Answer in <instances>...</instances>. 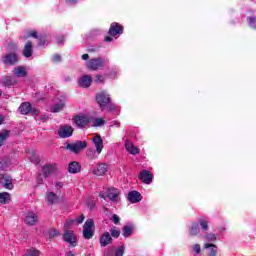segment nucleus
Listing matches in <instances>:
<instances>
[{
    "mask_svg": "<svg viewBox=\"0 0 256 256\" xmlns=\"http://www.w3.org/2000/svg\"><path fill=\"white\" fill-rule=\"evenodd\" d=\"M92 142L94 143V147L96 148H89L86 151V157L90 161H95V159L99 158V155H101L103 151V138H101V135L97 134L94 138H92Z\"/></svg>",
    "mask_w": 256,
    "mask_h": 256,
    "instance_id": "1",
    "label": "nucleus"
},
{
    "mask_svg": "<svg viewBox=\"0 0 256 256\" xmlns=\"http://www.w3.org/2000/svg\"><path fill=\"white\" fill-rule=\"evenodd\" d=\"M96 101L102 111L105 110V107H107L108 111H115V104L111 103V97L109 94L105 92L97 94Z\"/></svg>",
    "mask_w": 256,
    "mask_h": 256,
    "instance_id": "2",
    "label": "nucleus"
},
{
    "mask_svg": "<svg viewBox=\"0 0 256 256\" xmlns=\"http://www.w3.org/2000/svg\"><path fill=\"white\" fill-rule=\"evenodd\" d=\"M105 63H107V61L104 58H92L87 62L86 67L91 71H99L105 67Z\"/></svg>",
    "mask_w": 256,
    "mask_h": 256,
    "instance_id": "3",
    "label": "nucleus"
},
{
    "mask_svg": "<svg viewBox=\"0 0 256 256\" xmlns=\"http://www.w3.org/2000/svg\"><path fill=\"white\" fill-rule=\"evenodd\" d=\"M95 222L93 219H88L83 226V237L84 239H93V235H95Z\"/></svg>",
    "mask_w": 256,
    "mask_h": 256,
    "instance_id": "4",
    "label": "nucleus"
},
{
    "mask_svg": "<svg viewBox=\"0 0 256 256\" xmlns=\"http://www.w3.org/2000/svg\"><path fill=\"white\" fill-rule=\"evenodd\" d=\"M66 149L72 151V153H81L83 149H87V142L85 141H76L74 143H69L66 146Z\"/></svg>",
    "mask_w": 256,
    "mask_h": 256,
    "instance_id": "5",
    "label": "nucleus"
},
{
    "mask_svg": "<svg viewBox=\"0 0 256 256\" xmlns=\"http://www.w3.org/2000/svg\"><path fill=\"white\" fill-rule=\"evenodd\" d=\"M107 171H109V165H107V163H98L96 167L92 169V173L96 175V177H103V175H106Z\"/></svg>",
    "mask_w": 256,
    "mask_h": 256,
    "instance_id": "6",
    "label": "nucleus"
},
{
    "mask_svg": "<svg viewBox=\"0 0 256 256\" xmlns=\"http://www.w3.org/2000/svg\"><path fill=\"white\" fill-rule=\"evenodd\" d=\"M60 139H67L73 135V127L69 125H62L58 130Z\"/></svg>",
    "mask_w": 256,
    "mask_h": 256,
    "instance_id": "7",
    "label": "nucleus"
},
{
    "mask_svg": "<svg viewBox=\"0 0 256 256\" xmlns=\"http://www.w3.org/2000/svg\"><path fill=\"white\" fill-rule=\"evenodd\" d=\"M74 123L79 127L80 129H83L86 125H89V116L87 115H78L73 118Z\"/></svg>",
    "mask_w": 256,
    "mask_h": 256,
    "instance_id": "8",
    "label": "nucleus"
},
{
    "mask_svg": "<svg viewBox=\"0 0 256 256\" xmlns=\"http://www.w3.org/2000/svg\"><path fill=\"white\" fill-rule=\"evenodd\" d=\"M57 164H47L42 167V174L44 179H47L49 175H53V173H57Z\"/></svg>",
    "mask_w": 256,
    "mask_h": 256,
    "instance_id": "9",
    "label": "nucleus"
},
{
    "mask_svg": "<svg viewBox=\"0 0 256 256\" xmlns=\"http://www.w3.org/2000/svg\"><path fill=\"white\" fill-rule=\"evenodd\" d=\"M123 33V26L120 25L119 23L117 22H114L110 25V29H109V32L108 34L111 36V37H115L117 35H121Z\"/></svg>",
    "mask_w": 256,
    "mask_h": 256,
    "instance_id": "10",
    "label": "nucleus"
},
{
    "mask_svg": "<svg viewBox=\"0 0 256 256\" xmlns=\"http://www.w3.org/2000/svg\"><path fill=\"white\" fill-rule=\"evenodd\" d=\"M124 147L130 155H139L141 153V150L133 144V142L126 140L124 143Z\"/></svg>",
    "mask_w": 256,
    "mask_h": 256,
    "instance_id": "11",
    "label": "nucleus"
},
{
    "mask_svg": "<svg viewBox=\"0 0 256 256\" xmlns=\"http://www.w3.org/2000/svg\"><path fill=\"white\" fill-rule=\"evenodd\" d=\"M139 179L142 181V183L151 185V182L153 181V174L148 170H143L140 172Z\"/></svg>",
    "mask_w": 256,
    "mask_h": 256,
    "instance_id": "12",
    "label": "nucleus"
},
{
    "mask_svg": "<svg viewBox=\"0 0 256 256\" xmlns=\"http://www.w3.org/2000/svg\"><path fill=\"white\" fill-rule=\"evenodd\" d=\"M91 83H93V78L91 77V75H84L78 79L79 87H82L84 89L91 87Z\"/></svg>",
    "mask_w": 256,
    "mask_h": 256,
    "instance_id": "13",
    "label": "nucleus"
},
{
    "mask_svg": "<svg viewBox=\"0 0 256 256\" xmlns=\"http://www.w3.org/2000/svg\"><path fill=\"white\" fill-rule=\"evenodd\" d=\"M37 221H39V216L35 212H28L24 219V222L30 226L37 225Z\"/></svg>",
    "mask_w": 256,
    "mask_h": 256,
    "instance_id": "14",
    "label": "nucleus"
},
{
    "mask_svg": "<svg viewBox=\"0 0 256 256\" xmlns=\"http://www.w3.org/2000/svg\"><path fill=\"white\" fill-rule=\"evenodd\" d=\"M64 241H66V243H69L71 247H77V238H75V234H73V231H66L64 233Z\"/></svg>",
    "mask_w": 256,
    "mask_h": 256,
    "instance_id": "15",
    "label": "nucleus"
},
{
    "mask_svg": "<svg viewBox=\"0 0 256 256\" xmlns=\"http://www.w3.org/2000/svg\"><path fill=\"white\" fill-rule=\"evenodd\" d=\"M113 243V238L109 232H105L100 236V246L107 247V245H111Z\"/></svg>",
    "mask_w": 256,
    "mask_h": 256,
    "instance_id": "16",
    "label": "nucleus"
},
{
    "mask_svg": "<svg viewBox=\"0 0 256 256\" xmlns=\"http://www.w3.org/2000/svg\"><path fill=\"white\" fill-rule=\"evenodd\" d=\"M3 61L6 65H15L16 63H18L19 58L17 57V54L10 53L7 54L6 57H4Z\"/></svg>",
    "mask_w": 256,
    "mask_h": 256,
    "instance_id": "17",
    "label": "nucleus"
},
{
    "mask_svg": "<svg viewBox=\"0 0 256 256\" xmlns=\"http://www.w3.org/2000/svg\"><path fill=\"white\" fill-rule=\"evenodd\" d=\"M2 85H4V87H13V85H17V78H15V76H4Z\"/></svg>",
    "mask_w": 256,
    "mask_h": 256,
    "instance_id": "18",
    "label": "nucleus"
},
{
    "mask_svg": "<svg viewBox=\"0 0 256 256\" xmlns=\"http://www.w3.org/2000/svg\"><path fill=\"white\" fill-rule=\"evenodd\" d=\"M46 201L49 205H55L59 201V197L54 192L48 191L46 193Z\"/></svg>",
    "mask_w": 256,
    "mask_h": 256,
    "instance_id": "19",
    "label": "nucleus"
},
{
    "mask_svg": "<svg viewBox=\"0 0 256 256\" xmlns=\"http://www.w3.org/2000/svg\"><path fill=\"white\" fill-rule=\"evenodd\" d=\"M128 200L130 201V203H139V201H141V194L137 191L129 192Z\"/></svg>",
    "mask_w": 256,
    "mask_h": 256,
    "instance_id": "20",
    "label": "nucleus"
},
{
    "mask_svg": "<svg viewBox=\"0 0 256 256\" xmlns=\"http://www.w3.org/2000/svg\"><path fill=\"white\" fill-rule=\"evenodd\" d=\"M23 55L24 57H31L33 55V43H31V41H28L23 49Z\"/></svg>",
    "mask_w": 256,
    "mask_h": 256,
    "instance_id": "21",
    "label": "nucleus"
},
{
    "mask_svg": "<svg viewBox=\"0 0 256 256\" xmlns=\"http://www.w3.org/2000/svg\"><path fill=\"white\" fill-rule=\"evenodd\" d=\"M69 173H79L81 171V164L77 161L70 162L68 165Z\"/></svg>",
    "mask_w": 256,
    "mask_h": 256,
    "instance_id": "22",
    "label": "nucleus"
},
{
    "mask_svg": "<svg viewBox=\"0 0 256 256\" xmlns=\"http://www.w3.org/2000/svg\"><path fill=\"white\" fill-rule=\"evenodd\" d=\"M107 197L110 201H117L119 199V190L117 188H109Z\"/></svg>",
    "mask_w": 256,
    "mask_h": 256,
    "instance_id": "23",
    "label": "nucleus"
},
{
    "mask_svg": "<svg viewBox=\"0 0 256 256\" xmlns=\"http://www.w3.org/2000/svg\"><path fill=\"white\" fill-rule=\"evenodd\" d=\"M133 231H135V227L132 224L125 225L122 228V235L123 237H131V235H133Z\"/></svg>",
    "mask_w": 256,
    "mask_h": 256,
    "instance_id": "24",
    "label": "nucleus"
},
{
    "mask_svg": "<svg viewBox=\"0 0 256 256\" xmlns=\"http://www.w3.org/2000/svg\"><path fill=\"white\" fill-rule=\"evenodd\" d=\"M15 77H27V68L24 66H18L14 68Z\"/></svg>",
    "mask_w": 256,
    "mask_h": 256,
    "instance_id": "25",
    "label": "nucleus"
},
{
    "mask_svg": "<svg viewBox=\"0 0 256 256\" xmlns=\"http://www.w3.org/2000/svg\"><path fill=\"white\" fill-rule=\"evenodd\" d=\"M31 109V103L29 102H24L19 107V111L22 115H28V113H31Z\"/></svg>",
    "mask_w": 256,
    "mask_h": 256,
    "instance_id": "26",
    "label": "nucleus"
},
{
    "mask_svg": "<svg viewBox=\"0 0 256 256\" xmlns=\"http://www.w3.org/2000/svg\"><path fill=\"white\" fill-rule=\"evenodd\" d=\"M9 135H11V132L9 130L0 131V147H3V145H5V142L9 138Z\"/></svg>",
    "mask_w": 256,
    "mask_h": 256,
    "instance_id": "27",
    "label": "nucleus"
},
{
    "mask_svg": "<svg viewBox=\"0 0 256 256\" xmlns=\"http://www.w3.org/2000/svg\"><path fill=\"white\" fill-rule=\"evenodd\" d=\"M11 201V194L9 192L0 193V205H7Z\"/></svg>",
    "mask_w": 256,
    "mask_h": 256,
    "instance_id": "28",
    "label": "nucleus"
},
{
    "mask_svg": "<svg viewBox=\"0 0 256 256\" xmlns=\"http://www.w3.org/2000/svg\"><path fill=\"white\" fill-rule=\"evenodd\" d=\"M200 231H201V229L199 228V223L193 222L190 227V232H189L190 235L192 237H195V236L199 235Z\"/></svg>",
    "mask_w": 256,
    "mask_h": 256,
    "instance_id": "29",
    "label": "nucleus"
},
{
    "mask_svg": "<svg viewBox=\"0 0 256 256\" xmlns=\"http://www.w3.org/2000/svg\"><path fill=\"white\" fill-rule=\"evenodd\" d=\"M204 247H205V249L210 248L208 256H217V246L216 245H214V244H205Z\"/></svg>",
    "mask_w": 256,
    "mask_h": 256,
    "instance_id": "30",
    "label": "nucleus"
},
{
    "mask_svg": "<svg viewBox=\"0 0 256 256\" xmlns=\"http://www.w3.org/2000/svg\"><path fill=\"white\" fill-rule=\"evenodd\" d=\"M27 157L28 159H30L31 163H34L35 165L39 163V156H37V154L34 151L28 152Z\"/></svg>",
    "mask_w": 256,
    "mask_h": 256,
    "instance_id": "31",
    "label": "nucleus"
},
{
    "mask_svg": "<svg viewBox=\"0 0 256 256\" xmlns=\"http://www.w3.org/2000/svg\"><path fill=\"white\" fill-rule=\"evenodd\" d=\"M4 181H5L4 183L5 189H9V190L13 189V178H11V176H6L4 178Z\"/></svg>",
    "mask_w": 256,
    "mask_h": 256,
    "instance_id": "32",
    "label": "nucleus"
},
{
    "mask_svg": "<svg viewBox=\"0 0 256 256\" xmlns=\"http://www.w3.org/2000/svg\"><path fill=\"white\" fill-rule=\"evenodd\" d=\"M65 107L64 103H58V104H54L51 107V112L52 113H59V111H63V108Z\"/></svg>",
    "mask_w": 256,
    "mask_h": 256,
    "instance_id": "33",
    "label": "nucleus"
},
{
    "mask_svg": "<svg viewBox=\"0 0 256 256\" xmlns=\"http://www.w3.org/2000/svg\"><path fill=\"white\" fill-rule=\"evenodd\" d=\"M105 125V119L103 118H94L92 121V127H103Z\"/></svg>",
    "mask_w": 256,
    "mask_h": 256,
    "instance_id": "34",
    "label": "nucleus"
},
{
    "mask_svg": "<svg viewBox=\"0 0 256 256\" xmlns=\"http://www.w3.org/2000/svg\"><path fill=\"white\" fill-rule=\"evenodd\" d=\"M111 236L114 237V239H118L119 235H121V230L117 229V227H112L110 229Z\"/></svg>",
    "mask_w": 256,
    "mask_h": 256,
    "instance_id": "35",
    "label": "nucleus"
},
{
    "mask_svg": "<svg viewBox=\"0 0 256 256\" xmlns=\"http://www.w3.org/2000/svg\"><path fill=\"white\" fill-rule=\"evenodd\" d=\"M46 237L49 239H55V237H59V231L51 229L47 232Z\"/></svg>",
    "mask_w": 256,
    "mask_h": 256,
    "instance_id": "36",
    "label": "nucleus"
},
{
    "mask_svg": "<svg viewBox=\"0 0 256 256\" xmlns=\"http://www.w3.org/2000/svg\"><path fill=\"white\" fill-rule=\"evenodd\" d=\"M198 221H199L201 228L204 231H209V222H207V220L200 218Z\"/></svg>",
    "mask_w": 256,
    "mask_h": 256,
    "instance_id": "37",
    "label": "nucleus"
},
{
    "mask_svg": "<svg viewBox=\"0 0 256 256\" xmlns=\"http://www.w3.org/2000/svg\"><path fill=\"white\" fill-rule=\"evenodd\" d=\"M247 21H248L249 27H251L252 29H256V16L255 17H253V16L248 17Z\"/></svg>",
    "mask_w": 256,
    "mask_h": 256,
    "instance_id": "38",
    "label": "nucleus"
},
{
    "mask_svg": "<svg viewBox=\"0 0 256 256\" xmlns=\"http://www.w3.org/2000/svg\"><path fill=\"white\" fill-rule=\"evenodd\" d=\"M94 82H96L97 84L105 83V78L101 74H96Z\"/></svg>",
    "mask_w": 256,
    "mask_h": 256,
    "instance_id": "39",
    "label": "nucleus"
},
{
    "mask_svg": "<svg viewBox=\"0 0 256 256\" xmlns=\"http://www.w3.org/2000/svg\"><path fill=\"white\" fill-rule=\"evenodd\" d=\"M206 241H217V235L210 233L205 235Z\"/></svg>",
    "mask_w": 256,
    "mask_h": 256,
    "instance_id": "40",
    "label": "nucleus"
},
{
    "mask_svg": "<svg viewBox=\"0 0 256 256\" xmlns=\"http://www.w3.org/2000/svg\"><path fill=\"white\" fill-rule=\"evenodd\" d=\"M125 253V246H120L115 251V256H123Z\"/></svg>",
    "mask_w": 256,
    "mask_h": 256,
    "instance_id": "41",
    "label": "nucleus"
},
{
    "mask_svg": "<svg viewBox=\"0 0 256 256\" xmlns=\"http://www.w3.org/2000/svg\"><path fill=\"white\" fill-rule=\"evenodd\" d=\"M111 221L115 224L118 225L119 221H121V218L117 214H113L111 217Z\"/></svg>",
    "mask_w": 256,
    "mask_h": 256,
    "instance_id": "42",
    "label": "nucleus"
},
{
    "mask_svg": "<svg viewBox=\"0 0 256 256\" xmlns=\"http://www.w3.org/2000/svg\"><path fill=\"white\" fill-rule=\"evenodd\" d=\"M43 179H45L44 176H43V173L38 174L37 179H36L38 185H43Z\"/></svg>",
    "mask_w": 256,
    "mask_h": 256,
    "instance_id": "43",
    "label": "nucleus"
},
{
    "mask_svg": "<svg viewBox=\"0 0 256 256\" xmlns=\"http://www.w3.org/2000/svg\"><path fill=\"white\" fill-rule=\"evenodd\" d=\"M193 250L195 251L196 255H199V253H201V245L195 244L193 246Z\"/></svg>",
    "mask_w": 256,
    "mask_h": 256,
    "instance_id": "44",
    "label": "nucleus"
},
{
    "mask_svg": "<svg viewBox=\"0 0 256 256\" xmlns=\"http://www.w3.org/2000/svg\"><path fill=\"white\" fill-rule=\"evenodd\" d=\"M47 43V40L45 39V37H40L39 38V42L38 45L43 46Z\"/></svg>",
    "mask_w": 256,
    "mask_h": 256,
    "instance_id": "45",
    "label": "nucleus"
},
{
    "mask_svg": "<svg viewBox=\"0 0 256 256\" xmlns=\"http://www.w3.org/2000/svg\"><path fill=\"white\" fill-rule=\"evenodd\" d=\"M53 61H54V63H59V61H61V55L55 54L53 56Z\"/></svg>",
    "mask_w": 256,
    "mask_h": 256,
    "instance_id": "46",
    "label": "nucleus"
},
{
    "mask_svg": "<svg viewBox=\"0 0 256 256\" xmlns=\"http://www.w3.org/2000/svg\"><path fill=\"white\" fill-rule=\"evenodd\" d=\"M110 127H117V128H119V127H121V123H119V121L114 120V121H112Z\"/></svg>",
    "mask_w": 256,
    "mask_h": 256,
    "instance_id": "47",
    "label": "nucleus"
},
{
    "mask_svg": "<svg viewBox=\"0 0 256 256\" xmlns=\"http://www.w3.org/2000/svg\"><path fill=\"white\" fill-rule=\"evenodd\" d=\"M76 221H77V223H79V224L83 223V221H85V216H84L83 214L80 215L79 218H78Z\"/></svg>",
    "mask_w": 256,
    "mask_h": 256,
    "instance_id": "48",
    "label": "nucleus"
},
{
    "mask_svg": "<svg viewBox=\"0 0 256 256\" xmlns=\"http://www.w3.org/2000/svg\"><path fill=\"white\" fill-rule=\"evenodd\" d=\"M75 220H66L65 224H64V227H69L70 225H73Z\"/></svg>",
    "mask_w": 256,
    "mask_h": 256,
    "instance_id": "49",
    "label": "nucleus"
},
{
    "mask_svg": "<svg viewBox=\"0 0 256 256\" xmlns=\"http://www.w3.org/2000/svg\"><path fill=\"white\" fill-rule=\"evenodd\" d=\"M104 41H106V43H111V41H113V37L111 36H106Z\"/></svg>",
    "mask_w": 256,
    "mask_h": 256,
    "instance_id": "50",
    "label": "nucleus"
},
{
    "mask_svg": "<svg viewBox=\"0 0 256 256\" xmlns=\"http://www.w3.org/2000/svg\"><path fill=\"white\" fill-rule=\"evenodd\" d=\"M30 37H34V39H37V31L30 32Z\"/></svg>",
    "mask_w": 256,
    "mask_h": 256,
    "instance_id": "51",
    "label": "nucleus"
},
{
    "mask_svg": "<svg viewBox=\"0 0 256 256\" xmlns=\"http://www.w3.org/2000/svg\"><path fill=\"white\" fill-rule=\"evenodd\" d=\"M4 122H5V116L0 115V125H3Z\"/></svg>",
    "mask_w": 256,
    "mask_h": 256,
    "instance_id": "52",
    "label": "nucleus"
},
{
    "mask_svg": "<svg viewBox=\"0 0 256 256\" xmlns=\"http://www.w3.org/2000/svg\"><path fill=\"white\" fill-rule=\"evenodd\" d=\"M82 59L83 61H87V59H89V54H83Z\"/></svg>",
    "mask_w": 256,
    "mask_h": 256,
    "instance_id": "53",
    "label": "nucleus"
},
{
    "mask_svg": "<svg viewBox=\"0 0 256 256\" xmlns=\"http://www.w3.org/2000/svg\"><path fill=\"white\" fill-rule=\"evenodd\" d=\"M62 187H63V183H61V182L56 183V188L57 189H61Z\"/></svg>",
    "mask_w": 256,
    "mask_h": 256,
    "instance_id": "54",
    "label": "nucleus"
},
{
    "mask_svg": "<svg viewBox=\"0 0 256 256\" xmlns=\"http://www.w3.org/2000/svg\"><path fill=\"white\" fill-rule=\"evenodd\" d=\"M64 41H65V38L61 37V38H59V40H58V44L61 45V43H63Z\"/></svg>",
    "mask_w": 256,
    "mask_h": 256,
    "instance_id": "55",
    "label": "nucleus"
},
{
    "mask_svg": "<svg viewBox=\"0 0 256 256\" xmlns=\"http://www.w3.org/2000/svg\"><path fill=\"white\" fill-rule=\"evenodd\" d=\"M99 197H101V199H105V194L103 192H100Z\"/></svg>",
    "mask_w": 256,
    "mask_h": 256,
    "instance_id": "56",
    "label": "nucleus"
},
{
    "mask_svg": "<svg viewBox=\"0 0 256 256\" xmlns=\"http://www.w3.org/2000/svg\"><path fill=\"white\" fill-rule=\"evenodd\" d=\"M40 119H41L42 121H47V119H49V117L44 116V117H41Z\"/></svg>",
    "mask_w": 256,
    "mask_h": 256,
    "instance_id": "57",
    "label": "nucleus"
},
{
    "mask_svg": "<svg viewBox=\"0 0 256 256\" xmlns=\"http://www.w3.org/2000/svg\"><path fill=\"white\" fill-rule=\"evenodd\" d=\"M68 3H77V0H66Z\"/></svg>",
    "mask_w": 256,
    "mask_h": 256,
    "instance_id": "58",
    "label": "nucleus"
},
{
    "mask_svg": "<svg viewBox=\"0 0 256 256\" xmlns=\"http://www.w3.org/2000/svg\"><path fill=\"white\" fill-rule=\"evenodd\" d=\"M68 256H75V254H73V252L69 251Z\"/></svg>",
    "mask_w": 256,
    "mask_h": 256,
    "instance_id": "59",
    "label": "nucleus"
},
{
    "mask_svg": "<svg viewBox=\"0 0 256 256\" xmlns=\"http://www.w3.org/2000/svg\"><path fill=\"white\" fill-rule=\"evenodd\" d=\"M1 95H3V91L2 90H0V97H1Z\"/></svg>",
    "mask_w": 256,
    "mask_h": 256,
    "instance_id": "60",
    "label": "nucleus"
}]
</instances>
